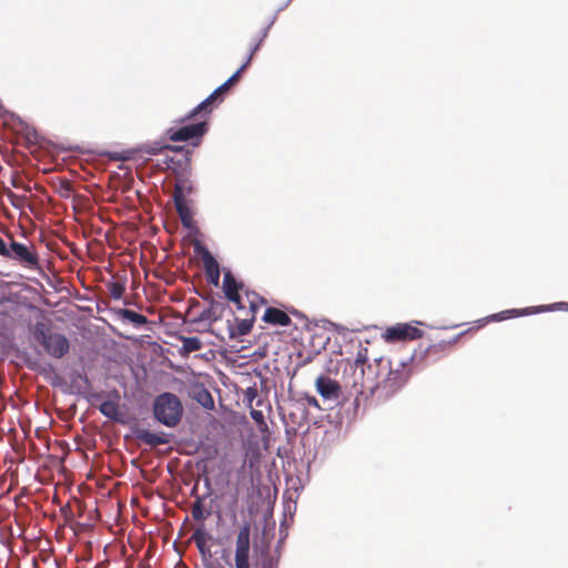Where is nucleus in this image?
Returning a JSON list of instances; mask_svg holds the SVG:
<instances>
[{"instance_id": "nucleus-1", "label": "nucleus", "mask_w": 568, "mask_h": 568, "mask_svg": "<svg viewBox=\"0 0 568 568\" xmlns=\"http://www.w3.org/2000/svg\"><path fill=\"white\" fill-rule=\"evenodd\" d=\"M343 378L357 405L376 397L378 369H376V361L368 363L367 347L358 348L354 361L348 364V369L344 371Z\"/></svg>"}, {"instance_id": "nucleus-2", "label": "nucleus", "mask_w": 568, "mask_h": 568, "mask_svg": "<svg viewBox=\"0 0 568 568\" xmlns=\"http://www.w3.org/2000/svg\"><path fill=\"white\" fill-rule=\"evenodd\" d=\"M376 369H378L376 398L386 400L400 390L413 374L412 362L399 361L393 363L387 357L376 358Z\"/></svg>"}, {"instance_id": "nucleus-3", "label": "nucleus", "mask_w": 568, "mask_h": 568, "mask_svg": "<svg viewBox=\"0 0 568 568\" xmlns=\"http://www.w3.org/2000/svg\"><path fill=\"white\" fill-rule=\"evenodd\" d=\"M266 36H267V29H263L260 37L252 44L250 54H248L246 61L239 68V70L226 82H224L222 85H220L217 89H215L205 100H203L197 106H195L181 122L191 120L197 115L203 120L207 119L213 106L216 103H220L223 101L224 94L230 90V88L232 85H234L239 81L241 74L250 65V63L253 59V55L260 49V45L262 44V42L266 38Z\"/></svg>"}, {"instance_id": "nucleus-4", "label": "nucleus", "mask_w": 568, "mask_h": 568, "mask_svg": "<svg viewBox=\"0 0 568 568\" xmlns=\"http://www.w3.org/2000/svg\"><path fill=\"white\" fill-rule=\"evenodd\" d=\"M33 337L51 357L62 358L69 353V339L63 334L53 332L50 326L42 322L34 325Z\"/></svg>"}, {"instance_id": "nucleus-5", "label": "nucleus", "mask_w": 568, "mask_h": 568, "mask_svg": "<svg viewBox=\"0 0 568 568\" xmlns=\"http://www.w3.org/2000/svg\"><path fill=\"white\" fill-rule=\"evenodd\" d=\"M153 413L160 423L174 427L180 423L183 414L182 403L176 395L163 393L155 398Z\"/></svg>"}, {"instance_id": "nucleus-6", "label": "nucleus", "mask_w": 568, "mask_h": 568, "mask_svg": "<svg viewBox=\"0 0 568 568\" xmlns=\"http://www.w3.org/2000/svg\"><path fill=\"white\" fill-rule=\"evenodd\" d=\"M165 168L175 174L173 200H186L185 197L194 191L193 182L190 179V159L166 158Z\"/></svg>"}, {"instance_id": "nucleus-7", "label": "nucleus", "mask_w": 568, "mask_h": 568, "mask_svg": "<svg viewBox=\"0 0 568 568\" xmlns=\"http://www.w3.org/2000/svg\"><path fill=\"white\" fill-rule=\"evenodd\" d=\"M456 341L457 337L453 341H440L438 343L430 344L426 348L419 347L413 353L410 362L416 365L434 363L442 358L452 348Z\"/></svg>"}, {"instance_id": "nucleus-8", "label": "nucleus", "mask_w": 568, "mask_h": 568, "mask_svg": "<svg viewBox=\"0 0 568 568\" xmlns=\"http://www.w3.org/2000/svg\"><path fill=\"white\" fill-rule=\"evenodd\" d=\"M207 121L202 119L197 123L186 124L179 129H169L166 135L173 142L194 141L193 145H199L201 138L207 132Z\"/></svg>"}, {"instance_id": "nucleus-9", "label": "nucleus", "mask_w": 568, "mask_h": 568, "mask_svg": "<svg viewBox=\"0 0 568 568\" xmlns=\"http://www.w3.org/2000/svg\"><path fill=\"white\" fill-rule=\"evenodd\" d=\"M250 534L251 528L248 524H244L236 536L235 541V568H251L250 566Z\"/></svg>"}, {"instance_id": "nucleus-10", "label": "nucleus", "mask_w": 568, "mask_h": 568, "mask_svg": "<svg viewBox=\"0 0 568 568\" xmlns=\"http://www.w3.org/2000/svg\"><path fill=\"white\" fill-rule=\"evenodd\" d=\"M6 258L14 260L30 268H34L39 264V257L33 245L28 246L13 240L10 243L9 255Z\"/></svg>"}, {"instance_id": "nucleus-11", "label": "nucleus", "mask_w": 568, "mask_h": 568, "mask_svg": "<svg viewBox=\"0 0 568 568\" xmlns=\"http://www.w3.org/2000/svg\"><path fill=\"white\" fill-rule=\"evenodd\" d=\"M195 250L199 254H201V260L205 270L207 281L214 286H219L221 271L217 261L206 247L199 244L195 246Z\"/></svg>"}, {"instance_id": "nucleus-12", "label": "nucleus", "mask_w": 568, "mask_h": 568, "mask_svg": "<svg viewBox=\"0 0 568 568\" xmlns=\"http://www.w3.org/2000/svg\"><path fill=\"white\" fill-rule=\"evenodd\" d=\"M245 296L250 304V311H251L252 315L250 318H243L240 321V323L237 324V334L239 335H246L251 332L254 321H255L256 312L258 311V307H260V304L266 303V301L263 297H261L260 295H257L254 292L245 291Z\"/></svg>"}, {"instance_id": "nucleus-13", "label": "nucleus", "mask_w": 568, "mask_h": 568, "mask_svg": "<svg viewBox=\"0 0 568 568\" xmlns=\"http://www.w3.org/2000/svg\"><path fill=\"white\" fill-rule=\"evenodd\" d=\"M243 287L244 285L235 280L231 271L224 272V294L229 301L233 302L237 306L239 310L245 308L244 302L240 294V292L243 291Z\"/></svg>"}, {"instance_id": "nucleus-14", "label": "nucleus", "mask_w": 568, "mask_h": 568, "mask_svg": "<svg viewBox=\"0 0 568 568\" xmlns=\"http://www.w3.org/2000/svg\"><path fill=\"white\" fill-rule=\"evenodd\" d=\"M423 331L409 324H397L390 326L385 332V337L388 341H413L422 337Z\"/></svg>"}, {"instance_id": "nucleus-15", "label": "nucleus", "mask_w": 568, "mask_h": 568, "mask_svg": "<svg viewBox=\"0 0 568 568\" xmlns=\"http://www.w3.org/2000/svg\"><path fill=\"white\" fill-rule=\"evenodd\" d=\"M316 390L325 399H337L341 395L338 382L328 376L321 375L315 382Z\"/></svg>"}, {"instance_id": "nucleus-16", "label": "nucleus", "mask_w": 568, "mask_h": 568, "mask_svg": "<svg viewBox=\"0 0 568 568\" xmlns=\"http://www.w3.org/2000/svg\"><path fill=\"white\" fill-rule=\"evenodd\" d=\"M262 320L272 325L288 326L291 317L282 310L276 307H267L264 312Z\"/></svg>"}, {"instance_id": "nucleus-17", "label": "nucleus", "mask_w": 568, "mask_h": 568, "mask_svg": "<svg viewBox=\"0 0 568 568\" xmlns=\"http://www.w3.org/2000/svg\"><path fill=\"white\" fill-rule=\"evenodd\" d=\"M135 436L140 442L151 447H156L168 443V439L163 434H156L149 429H139L136 430Z\"/></svg>"}, {"instance_id": "nucleus-18", "label": "nucleus", "mask_w": 568, "mask_h": 568, "mask_svg": "<svg viewBox=\"0 0 568 568\" xmlns=\"http://www.w3.org/2000/svg\"><path fill=\"white\" fill-rule=\"evenodd\" d=\"M191 539L193 540L202 556H206L207 554H210L207 541L211 539V536L205 531L203 526L194 530Z\"/></svg>"}, {"instance_id": "nucleus-19", "label": "nucleus", "mask_w": 568, "mask_h": 568, "mask_svg": "<svg viewBox=\"0 0 568 568\" xmlns=\"http://www.w3.org/2000/svg\"><path fill=\"white\" fill-rule=\"evenodd\" d=\"M174 205L176 209V212L181 219V222L184 226H191L192 223V212L191 209L186 202V200H174Z\"/></svg>"}, {"instance_id": "nucleus-20", "label": "nucleus", "mask_w": 568, "mask_h": 568, "mask_svg": "<svg viewBox=\"0 0 568 568\" xmlns=\"http://www.w3.org/2000/svg\"><path fill=\"white\" fill-rule=\"evenodd\" d=\"M120 315L122 318L129 321L130 323L136 326L145 325L148 323L146 316L129 308L120 310Z\"/></svg>"}, {"instance_id": "nucleus-21", "label": "nucleus", "mask_w": 568, "mask_h": 568, "mask_svg": "<svg viewBox=\"0 0 568 568\" xmlns=\"http://www.w3.org/2000/svg\"><path fill=\"white\" fill-rule=\"evenodd\" d=\"M99 409L102 415L110 419L116 420L119 418V406L114 400H104Z\"/></svg>"}, {"instance_id": "nucleus-22", "label": "nucleus", "mask_w": 568, "mask_h": 568, "mask_svg": "<svg viewBox=\"0 0 568 568\" xmlns=\"http://www.w3.org/2000/svg\"><path fill=\"white\" fill-rule=\"evenodd\" d=\"M181 341H182V349L187 354L192 353V352L200 351L203 347L202 341L196 336H191V337L182 336Z\"/></svg>"}, {"instance_id": "nucleus-23", "label": "nucleus", "mask_w": 568, "mask_h": 568, "mask_svg": "<svg viewBox=\"0 0 568 568\" xmlns=\"http://www.w3.org/2000/svg\"><path fill=\"white\" fill-rule=\"evenodd\" d=\"M191 513L193 519L195 520H204L211 515L209 510L204 509L202 499L200 497H197L196 500L193 503Z\"/></svg>"}, {"instance_id": "nucleus-24", "label": "nucleus", "mask_w": 568, "mask_h": 568, "mask_svg": "<svg viewBox=\"0 0 568 568\" xmlns=\"http://www.w3.org/2000/svg\"><path fill=\"white\" fill-rule=\"evenodd\" d=\"M108 292L114 300H120L125 292V284L122 282H111L108 284Z\"/></svg>"}, {"instance_id": "nucleus-25", "label": "nucleus", "mask_w": 568, "mask_h": 568, "mask_svg": "<svg viewBox=\"0 0 568 568\" xmlns=\"http://www.w3.org/2000/svg\"><path fill=\"white\" fill-rule=\"evenodd\" d=\"M520 314L521 313L518 310H508V311H504V312L494 314L491 317H493L494 321H503V320H506L508 317L517 316V315H520Z\"/></svg>"}, {"instance_id": "nucleus-26", "label": "nucleus", "mask_w": 568, "mask_h": 568, "mask_svg": "<svg viewBox=\"0 0 568 568\" xmlns=\"http://www.w3.org/2000/svg\"><path fill=\"white\" fill-rule=\"evenodd\" d=\"M199 402L205 407V408H213L214 407V400L211 396V394L207 390H203L202 394H200Z\"/></svg>"}, {"instance_id": "nucleus-27", "label": "nucleus", "mask_w": 568, "mask_h": 568, "mask_svg": "<svg viewBox=\"0 0 568 568\" xmlns=\"http://www.w3.org/2000/svg\"><path fill=\"white\" fill-rule=\"evenodd\" d=\"M252 419L258 425H265L264 415L261 410L252 409L250 412Z\"/></svg>"}, {"instance_id": "nucleus-28", "label": "nucleus", "mask_w": 568, "mask_h": 568, "mask_svg": "<svg viewBox=\"0 0 568 568\" xmlns=\"http://www.w3.org/2000/svg\"><path fill=\"white\" fill-rule=\"evenodd\" d=\"M0 255L6 257L9 255V247L7 246L3 239L0 236Z\"/></svg>"}, {"instance_id": "nucleus-29", "label": "nucleus", "mask_w": 568, "mask_h": 568, "mask_svg": "<svg viewBox=\"0 0 568 568\" xmlns=\"http://www.w3.org/2000/svg\"><path fill=\"white\" fill-rule=\"evenodd\" d=\"M257 395V390L253 387H248L246 390V398L252 402Z\"/></svg>"}, {"instance_id": "nucleus-30", "label": "nucleus", "mask_w": 568, "mask_h": 568, "mask_svg": "<svg viewBox=\"0 0 568 568\" xmlns=\"http://www.w3.org/2000/svg\"><path fill=\"white\" fill-rule=\"evenodd\" d=\"M164 149H165V150H180V149H179V148H176V146H175V148H173V146H171V145H164V146H161V148H154V149H152V153H153V154H156V153L161 152V151H162V150H164Z\"/></svg>"}, {"instance_id": "nucleus-31", "label": "nucleus", "mask_w": 568, "mask_h": 568, "mask_svg": "<svg viewBox=\"0 0 568 568\" xmlns=\"http://www.w3.org/2000/svg\"><path fill=\"white\" fill-rule=\"evenodd\" d=\"M214 311H215V307L212 306L207 312H203L202 317L203 318H211L210 314L213 313Z\"/></svg>"}, {"instance_id": "nucleus-32", "label": "nucleus", "mask_w": 568, "mask_h": 568, "mask_svg": "<svg viewBox=\"0 0 568 568\" xmlns=\"http://www.w3.org/2000/svg\"><path fill=\"white\" fill-rule=\"evenodd\" d=\"M63 187L65 189V191L69 193L72 191V186H71V183L70 182H64L63 184Z\"/></svg>"}, {"instance_id": "nucleus-33", "label": "nucleus", "mask_w": 568, "mask_h": 568, "mask_svg": "<svg viewBox=\"0 0 568 568\" xmlns=\"http://www.w3.org/2000/svg\"><path fill=\"white\" fill-rule=\"evenodd\" d=\"M308 403H310L311 405L317 406V400H316V398H315V397L310 398V399H308Z\"/></svg>"}]
</instances>
